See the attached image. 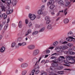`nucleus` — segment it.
<instances>
[{
    "mask_svg": "<svg viewBox=\"0 0 75 75\" xmlns=\"http://www.w3.org/2000/svg\"><path fill=\"white\" fill-rule=\"evenodd\" d=\"M69 54H70V55H74L75 53V52H73L72 51H70L69 52Z\"/></svg>",
    "mask_w": 75,
    "mask_h": 75,
    "instance_id": "37",
    "label": "nucleus"
},
{
    "mask_svg": "<svg viewBox=\"0 0 75 75\" xmlns=\"http://www.w3.org/2000/svg\"><path fill=\"white\" fill-rule=\"evenodd\" d=\"M67 45L69 47H71L72 46V44L71 43H69L67 44Z\"/></svg>",
    "mask_w": 75,
    "mask_h": 75,
    "instance_id": "38",
    "label": "nucleus"
},
{
    "mask_svg": "<svg viewBox=\"0 0 75 75\" xmlns=\"http://www.w3.org/2000/svg\"><path fill=\"white\" fill-rule=\"evenodd\" d=\"M68 43V42L67 41H64L62 43L63 44H67Z\"/></svg>",
    "mask_w": 75,
    "mask_h": 75,
    "instance_id": "57",
    "label": "nucleus"
},
{
    "mask_svg": "<svg viewBox=\"0 0 75 75\" xmlns=\"http://www.w3.org/2000/svg\"><path fill=\"white\" fill-rule=\"evenodd\" d=\"M50 61L48 60H47L45 61V64H46V63H48V62H49Z\"/></svg>",
    "mask_w": 75,
    "mask_h": 75,
    "instance_id": "59",
    "label": "nucleus"
},
{
    "mask_svg": "<svg viewBox=\"0 0 75 75\" xmlns=\"http://www.w3.org/2000/svg\"><path fill=\"white\" fill-rule=\"evenodd\" d=\"M51 23V21L47 20L46 22V24H49Z\"/></svg>",
    "mask_w": 75,
    "mask_h": 75,
    "instance_id": "41",
    "label": "nucleus"
},
{
    "mask_svg": "<svg viewBox=\"0 0 75 75\" xmlns=\"http://www.w3.org/2000/svg\"><path fill=\"white\" fill-rule=\"evenodd\" d=\"M26 73L27 71H24L22 72V75H25L26 74Z\"/></svg>",
    "mask_w": 75,
    "mask_h": 75,
    "instance_id": "32",
    "label": "nucleus"
},
{
    "mask_svg": "<svg viewBox=\"0 0 75 75\" xmlns=\"http://www.w3.org/2000/svg\"><path fill=\"white\" fill-rule=\"evenodd\" d=\"M64 24H67V23H69V20L67 18H65L64 20Z\"/></svg>",
    "mask_w": 75,
    "mask_h": 75,
    "instance_id": "19",
    "label": "nucleus"
},
{
    "mask_svg": "<svg viewBox=\"0 0 75 75\" xmlns=\"http://www.w3.org/2000/svg\"><path fill=\"white\" fill-rule=\"evenodd\" d=\"M45 60L43 59V60L41 62V63H42H42H44V62H45Z\"/></svg>",
    "mask_w": 75,
    "mask_h": 75,
    "instance_id": "64",
    "label": "nucleus"
},
{
    "mask_svg": "<svg viewBox=\"0 0 75 75\" xmlns=\"http://www.w3.org/2000/svg\"><path fill=\"white\" fill-rule=\"evenodd\" d=\"M40 25L38 24H36L35 25V28H40Z\"/></svg>",
    "mask_w": 75,
    "mask_h": 75,
    "instance_id": "43",
    "label": "nucleus"
},
{
    "mask_svg": "<svg viewBox=\"0 0 75 75\" xmlns=\"http://www.w3.org/2000/svg\"><path fill=\"white\" fill-rule=\"evenodd\" d=\"M15 45H16V43L13 42L12 44L11 47H14L15 46Z\"/></svg>",
    "mask_w": 75,
    "mask_h": 75,
    "instance_id": "36",
    "label": "nucleus"
},
{
    "mask_svg": "<svg viewBox=\"0 0 75 75\" xmlns=\"http://www.w3.org/2000/svg\"><path fill=\"white\" fill-rule=\"evenodd\" d=\"M35 67H36V69H38L40 68V67H39V66H38V65H36L35 66Z\"/></svg>",
    "mask_w": 75,
    "mask_h": 75,
    "instance_id": "47",
    "label": "nucleus"
},
{
    "mask_svg": "<svg viewBox=\"0 0 75 75\" xmlns=\"http://www.w3.org/2000/svg\"><path fill=\"white\" fill-rule=\"evenodd\" d=\"M8 26V24L6 25V26L4 27V30H7V28Z\"/></svg>",
    "mask_w": 75,
    "mask_h": 75,
    "instance_id": "33",
    "label": "nucleus"
},
{
    "mask_svg": "<svg viewBox=\"0 0 75 75\" xmlns=\"http://www.w3.org/2000/svg\"><path fill=\"white\" fill-rule=\"evenodd\" d=\"M32 32V31L31 29H28L27 32V33L25 35V36H26V35H28L29 34H30V33H31Z\"/></svg>",
    "mask_w": 75,
    "mask_h": 75,
    "instance_id": "14",
    "label": "nucleus"
},
{
    "mask_svg": "<svg viewBox=\"0 0 75 75\" xmlns=\"http://www.w3.org/2000/svg\"><path fill=\"white\" fill-rule=\"evenodd\" d=\"M38 33V31H35L33 32L32 33V35H36Z\"/></svg>",
    "mask_w": 75,
    "mask_h": 75,
    "instance_id": "23",
    "label": "nucleus"
},
{
    "mask_svg": "<svg viewBox=\"0 0 75 75\" xmlns=\"http://www.w3.org/2000/svg\"><path fill=\"white\" fill-rule=\"evenodd\" d=\"M39 52L40 51H39V50H35L33 53V55H34V56L37 55L39 54Z\"/></svg>",
    "mask_w": 75,
    "mask_h": 75,
    "instance_id": "3",
    "label": "nucleus"
},
{
    "mask_svg": "<svg viewBox=\"0 0 75 75\" xmlns=\"http://www.w3.org/2000/svg\"><path fill=\"white\" fill-rule=\"evenodd\" d=\"M27 45V43L25 42H23L21 43H19L18 44V45L19 46H22V47H23V46H25V45Z\"/></svg>",
    "mask_w": 75,
    "mask_h": 75,
    "instance_id": "11",
    "label": "nucleus"
},
{
    "mask_svg": "<svg viewBox=\"0 0 75 75\" xmlns=\"http://www.w3.org/2000/svg\"><path fill=\"white\" fill-rule=\"evenodd\" d=\"M47 29H51V30H52V25L51 24L49 25L47 27Z\"/></svg>",
    "mask_w": 75,
    "mask_h": 75,
    "instance_id": "18",
    "label": "nucleus"
},
{
    "mask_svg": "<svg viewBox=\"0 0 75 75\" xmlns=\"http://www.w3.org/2000/svg\"><path fill=\"white\" fill-rule=\"evenodd\" d=\"M42 74H41V75H47V73L44 72V73H41Z\"/></svg>",
    "mask_w": 75,
    "mask_h": 75,
    "instance_id": "50",
    "label": "nucleus"
},
{
    "mask_svg": "<svg viewBox=\"0 0 75 75\" xmlns=\"http://www.w3.org/2000/svg\"><path fill=\"white\" fill-rule=\"evenodd\" d=\"M45 30V28H41L39 31V33H41V32H42V31H44V30Z\"/></svg>",
    "mask_w": 75,
    "mask_h": 75,
    "instance_id": "28",
    "label": "nucleus"
},
{
    "mask_svg": "<svg viewBox=\"0 0 75 75\" xmlns=\"http://www.w3.org/2000/svg\"><path fill=\"white\" fill-rule=\"evenodd\" d=\"M11 3V0H8L6 4L7 6H8V7H9Z\"/></svg>",
    "mask_w": 75,
    "mask_h": 75,
    "instance_id": "21",
    "label": "nucleus"
},
{
    "mask_svg": "<svg viewBox=\"0 0 75 75\" xmlns=\"http://www.w3.org/2000/svg\"><path fill=\"white\" fill-rule=\"evenodd\" d=\"M28 17L31 20H34L36 18V16L34 14L31 13L29 14Z\"/></svg>",
    "mask_w": 75,
    "mask_h": 75,
    "instance_id": "2",
    "label": "nucleus"
},
{
    "mask_svg": "<svg viewBox=\"0 0 75 75\" xmlns=\"http://www.w3.org/2000/svg\"><path fill=\"white\" fill-rule=\"evenodd\" d=\"M58 73L59 74H60L61 75L64 74V72L62 71H59Z\"/></svg>",
    "mask_w": 75,
    "mask_h": 75,
    "instance_id": "39",
    "label": "nucleus"
},
{
    "mask_svg": "<svg viewBox=\"0 0 75 75\" xmlns=\"http://www.w3.org/2000/svg\"><path fill=\"white\" fill-rule=\"evenodd\" d=\"M52 4V1H50L47 3V6H48L49 5H50V4Z\"/></svg>",
    "mask_w": 75,
    "mask_h": 75,
    "instance_id": "25",
    "label": "nucleus"
},
{
    "mask_svg": "<svg viewBox=\"0 0 75 75\" xmlns=\"http://www.w3.org/2000/svg\"><path fill=\"white\" fill-rule=\"evenodd\" d=\"M33 61L34 62H37V59L36 58H34L33 59Z\"/></svg>",
    "mask_w": 75,
    "mask_h": 75,
    "instance_id": "48",
    "label": "nucleus"
},
{
    "mask_svg": "<svg viewBox=\"0 0 75 75\" xmlns=\"http://www.w3.org/2000/svg\"><path fill=\"white\" fill-rule=\"evenodd\" d=\"M55 50H57L58 52H59L61 51V49L60 47L59 48V47H57L55 48Z\"/></svg>",
    "mask_w": 75,
    "mask_h": 75,
    "instance_id": "27",
    "label": "nucleus"
},
{
    "mask_svg": "<svg viewBox=\"0 0 75 75\" xmlns=\"http://www.w3.org/2000/svg\"><path fill=\"white\" fill-rule=\"evenodd\" d=\"M73 33L71 31H70L67 34V36L69 37H71V36H73Z\"/></svg>",
    "mask_w": 75,
    "mask_h": 75,
    "instance_id": "10",
    "label": "nucleus"
},
{
    "mask_svg": "<svg viewBox=\"0 0 75 75\" xmlns=\"http://www.w3.org/2000/svg\"><path fill=\"white\" fill-rule=\"evenodd\" d=\"M40 72V70H36L35 71V74H38Z\"/></svg>",
    "mask_w": 75,
    "mask_h": 75,
    "instance_id": "46",
    "label": "nucleus"
},
{
    "mask_svg": "<svg viewBox=\"0 0 75 75\" xmlns=\"http://www.w3.org/2000/svg\"><path fill=\"white\" fill-rule=\"evenodd\" d=\"M51 14L52 16H54V15H55V13L54 12H52Z\"/></svg>",
    "mask_w": 75,
    "mask_h": 75,
    "instance_id": "61",
    "label": "nucleus"
},
{
    "mask_svg": "<svg viewBox=\"0 0 75 75\" xmlns=\"http://www.w3.org/2000/svg\"><path fill=\"white\" fill-rule=\"evenodd\" d=\"M65 59L64 57L62 56H60L57 59H56L54 60H52V65L53 67H56L58 66V64L59 63H62L63 62V60Z\"/></svg>",
    "mask_w": 75,
    "mask_h": 75,
    "instance_id": "1",
    "label": "nucleus"
},
{
    "mask_svg": "<svg viewBox=\"0 0 75 75\" xmlns=\"http://www.w3.org/2000/svg\"><path fill=\"white\" fill-rule=\"evenodd\" d=\"M58 44V42L57 41H56L53 43V45L54 46H56Z\"/></svg>",
    "mask_w": 75,
    "mask_h": 75,
    "instance_id": "34",
    "label": "nucleus"
},
{
    "mask_svg": "<svg viewBox=\"0 0 75 75\" xmlns=\"http://www.w3.org/2000/svg\"><path fill=\"white\" fill-rule=\"evenodd\" d=\"M54 7H55V5H52L50 6V8L52 10L54 8Z\"/></svg>",
    "mask_w": 75,
    "mask_h": 75,
    "instance_id": "30",
    "label": "nucleus"
},
{
    "mask_svg": "<svg viewBox=\"0 0 75 75\" xmlns=\"http://www.w3.org/2000/svg\"><path fill=\"white\" fill-rule=\"evenodd\" d=\"M12 4L14 6H16V4H17V0H13L12 2Z\"/></svg>",
    "mask_w": 75,
    "mask_h": 75,
    "instance_id": "22",
    "label": "nucleus"
},
{
    "mask_svg": "<svg viewBox=\"0 0 75 75\" xmlns=\"http://www.w3.org/2000/svg\"><path fill=\"white\" fill-rule=\"evenodd\" d=\"M56 57H55V56H52V57H51V59H55L56 58Z\"/></svg>",
    "mask_w": 75,
    "mask_h": 75,
    "instance_id": "49",
    "label": "nucleus"
},
{
    "mask_svg": "<svg viewBox=\"0 0 75 75\" xmlns=\"http://www.w3.org/2000/svg\"><path fill=\"white\" fill-rule=\"evenodd\" d=\"M32 25H33V24H32V23H31V22H30L29 23V27H31Z\"/></svg>",
    "mask_w": 75,
    "mask_h": 75,
    "instance_id": "44",
    "label": "nucleus"
},
{
    "mask_svg": "<svg viewBox=\"0 0 75 75\" xmlns=\"http://www.w3.org/2000/svg\"><path fill=\"white\" fill-rule=\"evenodd\" d=\"M50 52V50H47L46 52V54H49Z\"/></svg>",
    "mask_w": 75,
    "mask_h": 75,
    "instance_id": "54",
    "label": "nucleus"
},
{
    "mask_svg": "<svg viewBox=\"0 0 75 75\" xmlns=\"http://www.w3.org/2000/svg\"><path fill=\"white\" fill-rule=\"evenodd\" d=\"M2 11H6V9L4 8H2Z\"/></svg>",
    "mask_w": 75,
    "mask_h": 75,
    "instance_id": "52",
    "label": "nucleus"
},
{
    "mask_svg": "<svg viewBox=\"0 0 75 75\" xmlns=\"http://www.w3.org/2000/svg\"><path fill=\"white\" fill-rule=\"evenodd\" d=\"M65 2V5L66 7H68L69 4L71 3V2H69V1H66Z\"/></svg>",
    "mask_w": 75,
    "mask_h": 75,
    "instance_id": "15",
    "label": "nucleus"
},
{
    "mask_svg": "<svg viewBox=\"0 0 75 75\" xmlns=\"http://www.w3.org/2000/svg\"><path fill=\"white\" fill-rule=\"evenodd\" d=\"M35 69H33V71H32L31 73V75H34L35 74Z\"/></svg>",
    "mask_w": 75,
    "mask_h": 75,
    "instance_id": "29",
    "label": "nucleus"
},
{
    "mask_svg": "<svg viewBox=\"0 0 75 75\" xmlns=\"http://www.w3.org/2000/svg\"><path fill=\"white\" fill-rule=\"evenodd\" d=\"M2 17H3V14H1L0 12V18H2Z\"/></svg>",
    "mask_w": 75,
    "mask_h": 75,
    "instance_id": "53",
    "label": "nucleus"
},
{
    "mask_svg": "<svg viewBox=\"0 0 75 75\" xmlns=\"http://www.w3.org/2000/svg\"><path fill=\"white\" fill-rule=\"evenodd\" d=\"M45 8V5H42L41 7V10H44V8Z\"/></svg>",
    "mask_w": 75,
    "mask_h": 75,
    "instance_id": "31",
    "label": "nucleus"
},
{
    "mask_svg": "<svg viewBox=\"0 0 75 75\" xmlns=\"http://www.w3.org/2000/svg\"><path fill=\"white\" fill-rule=\"evenodd\" d=\"M4 18V19H6L7 17V15L5 14V13H3L2 15V17Z\"/></svg>",
    "mask_w": 75,
    "mask_h": 75,
    "instance_id": "26",
    "label": "nucleus"
},
{
    "mask_svg": "<svg viewBox=\"0 0 75 75\" xmlns=\"http://www.w3.org/2000/svg\"><path fill=\"white\" fill-rule=\"evenodd\" d=\"M47 0H42V1L43 3H45Z\"/></svg>",
    "mask_w": 75,
    "mask_h": 75,
    "instance_id": "56",
    "label": "nucleus"
},
{
    "mask_svg": "<svg viewBox=\"0 0 75 75\" xmlns=\"http://www.w3.org/2000/svg\"><path fill=\"white\" fill-rule=\"evenodd\" d=\"M18 60L21 61V62H22L23 61L24 59L22 58H21L20 59H18Z\"/></svg>",
    "mask_w": 75,
    "mask_h": 75,
    "instance_id": "45",
    "label": "nucleus"
},
{
    "mask_svg": "<svg viewBox=\"0 0 75 75\" xmlns=\"http://www.w3.org/2000/svg\"><path fill=\"white\" fill-rule=\"evenodd\" d=\"M50 18L49 16H46L45 18V20H50Z\"/></svg>",
    "mask_w": 75,
    "mask_h": 75,
    "instance_id": "35",
    "label": "nucleus"
},
{
    "mask_svg": "<svg viewBox=\"0 0 75 75\" xmlns=\"http://www.w3.org/2000/svg\"><path fill=\"white\" fill-rule=\"evenodd\" d=\"M75 40V38H73L72 37H70L67 38H66V41H72V40Z\"/></svg>",
    "mask_w": 75,
    "mask_h": 75,
    "instance_id": "4",
    "label": "nucleus"
},
{
    "mask_svg": "<svg viewBox=\"0 0 75 75\" xmlns=\"http://www.w3.org/2000/svg\"><path fill=\"white\" fill-rule=\"evenodd\" d=\"M8 0H1V1L2 3H6V1H7Z\"/></svg>",
    "mask_w": 75,
    "mask_h": 75,
    "instance_id": "42",
    "label": "nucleus"
},
{
    "mask_svg": "<svg viewBox=\"0 0 75 75\" xmlns=\"http://www.w3.org/2000/svg\"><path fill=\"white\" fill-rule=\"evenodd\" d=\"M22 40V38H19L18 39V41H19V42H21Z\"/></svg>",
    "mask_w": 75,
    "mask_h": 75,
    "instance_id": "40",
    "label": "nucleus"
},
{
    "mask_svg": "<svg viewBox=\"0 0 75 75\" xmlns=\"http://www.w3.org/2000/svg\"><path fill=\"white\" fill-rule=\"evenodd\" d=\"M71 59V63L72 64H74L75 63V57H72Z\"/></svg>",
    "mask_w": 75,
    "mask_h": 75,
    "instance_id": "12",
    "label": "nucleus"
},
{
    "mask_svg": "<svg viewBox=\"0 0 75 75\" xmlns=\"http://www.w3.org/2000/svg\"><path fill=\"white\" fill-rule=\"evenodd\" d=\"M3 6V4H2V2H0V6L2 7V6Z\"/></svg>",
    "mask_w": 75,
    "mask_h": 75,
    "instance_id": "60",
    "label": "nucleus"
},
{
    "mask_svg": "<svg viewBox=\"0 0 75 75\" xmlns=\"http://www.w3.org/2000/svg\"><path fill=\"white\" fill-rule=\"evenodd\" d=\"M58 4L61 6H64V2L62 0H60L59 1Z\"/></svg>",
    "mask_w": 75,
    "mask_h": 75,
    "instance_id": "20",
    "label": "nucleus"
},
{
    "mask_svg": "<svg viewBox=\"0 0 75 75\" xmlns=\"http://www.w3.org/2000/svg\"><path fill=\"white\" fill-rule=\"evenodd\" d=\"M25 8L26 9H28V10L30 9V7L28 6H26L25 7Z\"/></svg>",
    "mask_w": 75,
    "mask_h": 75,
    "instance_id": "55",
    "label": "nucleus"
},
{
    "mask_svg": "<svg viewBox=\"0 0 75 75\" xmlns=\"http://www.w3.org/2000/svg\"><path fill=\"white\" fill-rule=\"evenodd\" d=\"M8 9L6 10V14H9L10 13H12L13 11V9H12L10 10V8H8Z\"/></svg>",
    "mask_w": 75,
    "mask_h": 75,
    "instance_id": "5",
    "label": "nucleus"
},
{
    "mask_svg": "<svg viewBox=\"0 0 75 75\" xmlns=\"http://www.w3.org/2000/svg\"><path fill=\"white\" fill-rule=\"evenodd\" d=\"M9 21H10V18H8L7 19V23H9Z\"/></svg>",
    "mask_w": 75,
    "mask_h": 75,
    "instance_id": "62",
    "label": "nucleus"
},
{
    "mask_svg": "<svg viewBox=\"0 0 75 75\" xmlns=\"http://www.w3.org/2000/svg\"><path fill=\"white\" fill-rule=\"evenodd\" d=\"M60 48L61 50H65L68 48V47H67V46L62 45L60 47Z\"/></svg>",
    "mask_w": 75,
    "mask_h": 75,
    "instance_id": "8",
    "label": "nucleus"
},
{
    "mask_svg": "<svg viewBox=\"0 0 75 75\" xmlns=\"http://www.w3.org/2000/svg\"><path fill=\"white\" fill-rule=\"evenodd\" d=\"M23 26V23L21 21H20L19 23V28H21Z\"/></svg>",
    "mask_w": 75,
    "mask_h": 75,
    "instance_id": "24",
    "label": "nucleus"
},
{
    "mask_svg": "<svg viewBox=\"0 0 75 75\" xmlns=\"http://www.w3.org/2000/svg\"><path fill=\"white\" fill-rule=\"evenodd\" d=\"M72 57L69 56H67L66 57V58L67 60V61H70V60H71V58Z\"/></svg>",
    "mask_w": 75,
    "mask_h": 75,
    "instance_id": "13",
    "label": "nucleus"
},
{
    "mask_svg": "<svg viewBox=\"0 0 75 75\" xmlns=\"http://www.w3.org/2000/svg\"><path fill=\"white\" fill-rule=\"evenodd\" d=\"M35 48V46L33 45H29L28 46V48L29 50H33Z\"/></svg>",
    "mask_w": 75,
    "mask_h": 75,
    "instance_id": "7",
    "label": "nucleus"
},
{
    "mask_svg": "<svg viewBox=\"0 0 75 75\" xmlns=\"http://www.w3.org/2000/svg\"><path fill=\"white\" fill-rule=\"evenodd\" d=\"M5 49H6V48L4 47H3L1 48H0L1 52L2 53L4 52V50H5Z\"/></svg>",
    "mask_w": 75,
    "mask_h": 75,
    "instance_id": "16",
    "label": "nucleus"
},
{
    "mask_svg": "<svg viewBox=\"0 0 75 75\" xmlns=\"http://www.w3.org/2000/svg\"><path fill=\"white\" fill-rule=\"evenodd\" d=\"M50 69L51 71H53L54 70L53 69V67H51L50 68Z\"/></svg>",
    "mask_w": 75,
    "mask_h": 75,
    "instance_id": "58",
    "label": "nucleus"
},
{
    "mask_svg": "<svg viewBox=\"0 0 75 75\" xmlns=\"http://www.w3.org/2000/svg\"><path fill=\"white\" fill-rule=\"evenodd\" d=\"M64 63L65 64H64V66H66V67H69V65H68V64H69V62H67V61H64Z\"/></svg>",
    "mask_w": 75,
    "mask_h": 75,
    "instance_id": "17",
    "label": "nucleus"
},
{
    "mask_svg": "<svg viewBox=\"0 0 75 75\" xmlns=\"http://www.w3.org/2000/svg\"><path fill=\"white\" fill-rule=\"evenodd\" d=\"M15 74H17L18 73V70L16 69L15 70Z\"/></svg>",
    "mask_w": 75,
    "mask_h": 75,
    "instance_id": "63",
    "label": "nucleus"
},
{
    "mask_svg": "<svg viewBox=\"0 0 75 75\" xmlns=\"http://www.w3.org/2000/svg\"><path fill=\"white\" fill-rule=\"evenodd\" d=\"M28 66V64L27 63H23L21 65V68H26V67H27Z\"/></svg>",
    "mask_w": 75,
    "mask_h": 75,
    "instance_id": "6",
    "label": "nucleus"
},
{
    "mask_svg": "<svg viewBox=\"0 0 75 75\" xmlns=\"http://www.w3.org/2000/svg\"><path fill=\"white\" fill-rule=\"evenodd\" d=\"M42 11H43V10L41 9H39L38 12V14L39 15H41L42 14H43L44 13H43Z\"/></svg>",
    "mask_w": 75,
    "mask_h": 75,
    "instance_id": "9",
    "label": "nucleus"
},
{
    "mask_svg": "<svg viewBox=\"0 0 75 75\" xmlns=\"http://www.w3.org/2000/svg\"><path fill=\"white\" fill-rule=\"evenodd\" d=\"M25 22L26 24H28V19H26L25 20Z\"/></svg>",
    "mask_w": 75,
    "mask_h": 75,
    "instance_id": "51",
    "label": "nucleus"
}]
</instances>
